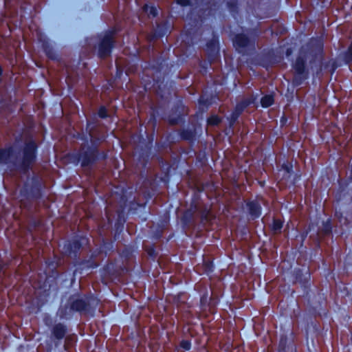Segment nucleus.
I'll return each mask as SVG.
<instances>
[{
  "mask_svg": "<svg viewBox=\"0 0 352 352\" xmlns=\"http://www.w3.org/2000/svg\"><path fill=\"white\" fill-rule=\"evenodd\" d=\"M302 66H303V61L300 59L297 60L296 65H295V67L299 73L302 72Z\"/></svg>",
  "mask_w": 352,
  "mask_h": 352,
  "instance_id": "obj_8",
  "label": "nucleus"
},
{
  "mask_svg": "<svg viewBox=\"0 0 352 352\" xmlns=\"http://www.w3.org/2000/svg\"><path fill=\"white\" fill-rule=\"evenodd\" d=\"M245 40V38L244 36L238 35L234 40V43L239 46H241V45H244Z\"/></svg>",
  "mask_w": 352,
  "mask_h": 352,
  "instance_id": "obj_5",
  "label": "nucleus"
},
{
  "mask_svg": "<svg viewBox=\"0 0 352 352\" xmlns=\"http://www.w3.org/2000/svg\"><path fill=\"white\" fill-rule=\"evenodd\" d=\"M5 155H6V152L0 151V162L3 160Z\"/></svg>",
  "mask_w": 352,
  "mask_h": 352,
  "instance_id": "obj_14",
  "label": "nucleus"
},
{
  "mask_svg": "<svg viewBox=\"0 0 352 352\" xmlns=\"http://www.w3.org/2000/svg\"><path fill=\"white\" fill-rule=\"evenodd\" d=\"M250 210L253 214L258 215L259 213V206L255 203H251L249 205Z\"/></svg>",
  "mask_w": 352,
  "mask_h": 352,
  "instance_id": "obj_4",
  "label": "nucleus"
},
{
  "mask_svg": "<svg viewBox=\"0 0 352 352\" xmlns=\"http://www.w3.org/2000/svg\"><path fill=\"white\" fill-rule=\"evenodd\" d=\"M63 333L64 329L63 327L57 328L54 331L55 336L57 338H61L63 336Z\"/></svg>",
  "mask_w": 352,
  "mask_h": 352,
  "instance_id": "obj_9",
  "label": "nucleus"
},
{
  "mask_svg": "<svg viewBox=\"0 0 352 352\" xmlns=\"http://www.w3.org/2000/svg\"><path fill=\"white\" fill-rule=\"evenodd\" d=\"M181 346L184 350L188 351L190 350V343L188 341H183L181 343Z\"/></svg>",
  "mask_w": 352,
  "mask_h": 352,
  "instance_id": "obj_10",
  "label": "nucleus"
},
{
  "mask_svg": "<svg viewBox=\"0 0 352 352\" xmlns=\"http://www.w3.org/2000/svg\"><path fill=\"white\" fill-rule=\"evenodd\" d=\"M99 116L102 118L103 117H105L106 116V109L105 108L102 107L100 109L99 111Z\"/></svg>",
  "mask_w": 352,
  "mask_h": 352,
  "instance_id": "obj_11",
  "label": "nucleus"
},
{
  "mask_svg": "<svg viewBox=\"0 0 352 352\" xmlns=\"http://www.w3.org/2000/svg\"><path fill=\"white\" fill-rule=\"evenodd\" d=\"M281 228H282L281 221H280L279 220H275L274 221V224H273V230L275 232H277V231L280 230Z\"/></svg>",
  "mask_w": 352,
  "mask_h": 352,
  "instance_id": "obj_7",
  "label": "nucleus"
},
{
  "mask_svg": "<svg viewBox=\"0 0 352 352\" xmlns=\"http://www.w3.org/2000/svg\"><path fill=\"white\" fill-rule=\"evenodd\" d=\"M285 168L287 169V172H289V168H287V166H286V167H285Z\"/></svg>",
  "mask_w": 352,
  "mask_h": 352,
  "instance_id": "obj_16",
  "label": "nucleus"
},
{
  "mask_svg": "<svg viewBox=\"0 0 352 352\" xmlns=\"http://www.w3.org/2000/svg\"><path fill=\"white\" fill-rule=\"evenodd\" d=\"M144 9V11L148 14L155 15L156 14V9L153 6H146Z\"/></svg>",
  "mask_w": 352,
  "mask_h": 352,
  "instance_id": "obj_6",
  "label": "nucleus"
},
{
  "mask_svg": "<svg viewBox=\"0 0 352 352\" xmlns=\"http://www.w3.org/2000/svg\"><path fill=\"white\" fill-rule=\"evenodd\" d=\"M274 102V99L272 96L267 95L262 98L261 100V106L264 108H267L272 105Z\"/></svg>",
  "mask_w": 352,
  "mask_h": 352,
  "instance_id": "obj_3",
  "label": "nucleus"
},
{
  "mask_svg": "<svg viewBox=\"0 0 352 352\" xmlns=\"http://www.w3.org/2000/svg\"><path fill=\"white\" fill-rule=\"evenodd\" d=\"M177 3L181 6H186L188 3V0H177Z\"/></svg>",
  "mask_w": 352,
  "mask_h": 352,
  "instance_id": "obj_12",
  "label": "nucleus"
},
{
  "mask_svg": "<svg viewBox=\"0 0 352 352\" xmlns=\"http://www.w3.org/2000/svg\"><path fill=\"white\" fill-rule=\"evenodd\" d=\"M219 122V119L217 118H211L210 120V123L212 124H217Z\"/></svg>",
  "mask_w": 352,
  "mask_h": 352,
  "instance_id": "obj_13",
  "label": "nucleus"
},
{
  "mask_svg": "<svg viewBox=\"0 0 352 352\" xmlns=\"http://www.w3.org/2000/svg\"><path fill=\"white\" fill-rule=\"evenodd\" d=\"M74 309H82L83 308V306L82 305H74Z\"/></svg>",
  "mask_w": 352,
  "mask_h": 352,
  "instance_id": "obj_15",
  "label": "nucleus"
},
{
  "mask_svg": "<svg viewBox=\"0 0 352 352\" xmlns=\"http://www.w3.org/2000/svg\"><path fill=\"white\" fill-rule=\"evenodd\" d=\"M35 148L36 146L34 142H30L27 144L24 151L25 160L30 162L34 159Z\"/></svg>",
  "mask_w": 352,
  "mask_h": 352,
  "instance_id": "obj_1",
  "label": "nucleus"
},
{
  "mask_svg": "<svg viewBox=\"0 0 352 352\" xmlns=\"http://www.w3.org/2000/svg\"><path fill=\"white\" fill-rule=\"evenodd\" d=\"M111 41L109 38H106L102 42L100 46V51L101 55H106L109 52V49L111 45Z\"/></svg>",
  "mask_w": 352,
  "mask_h": 352,
  "instance_id": "obj_2",
  "label": "nucleus"
}]
</instances>
